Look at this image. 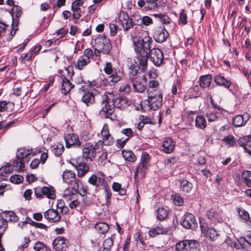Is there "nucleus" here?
Listing matches in <instances>:
<instances>
[{
    "mask_svg": "<svg viewBox=\"0 0 251 251\" xmlns=\"http://www.w3.org/2000/svg\"><path fill=\"white\" fill-rule=\"evenodd\" d=\"M135 30L130 33L133 50L136 53V63H138L143 67H146L148 58H150L155 66L161 65L164 59L162 50L158 48L150 50L153 42L152 38L147 34L142 37Z\"/></svg>",
    "mask_w": 251,
    "mask_h": 251,
    "instance_id": "nucleus-1",
    "label": "nucleus"
},
{
    "mask_svg": "<svg viewBox=\"0 0 251 251\" xmlns=\"http://www.w3.org/2000/svg\"><path fill=\"white\" fill-rule=\"evenodd\" d=\"M102 108L100 111V114L111 121L117 119V115L115 112V107L121 109H124L131 104L129 99L125 97H120L114 99L112 93L105 94L103 96Z\"/></svg>",
    "mask_w": 251,
    "mask_h": 251,
    "instance_id": "nucleus-2",
    "label": "nucleus"
},
{
    "mask_svg": "<svg viewBox=\"0 0 251 251\" xmlns=\"http://www.w3.org/2000/svg\"><path fill=\"white\" fill-rule=\"evenodd\" d=\"M36 153L32 151V149L25 148H20L17 150L16 158L13 160L12 165L7 163L5 165L0 168V176H6L12 173L13 168L22 171L25 167V162L29 161L30 156H34Z\"/></svg>",
    "mask_w": 251,
    "mask_h": 251,
    "instance_id": "nucleus-3",
    "label": "nucleus"
},
{
    "mask_svg": "<svg viewBox=\"0 0 251 251\" xmlns=\"http://www.w3.org/2000/svg\"><path fill=\"white\" fill-rule=\"evenodd\" d=\"M148 100L141 101L140 104V109L144 111L158 109L162 105L163 96L161 91L153 93L151 90L148 91Z\"/></svg>",
    "mask_w": 251,
    "mask_h": 251,
    "instance_id": "nucleus-4",
    "label": "nucleus"
},
{
    "mask_svg": "<svg viewBox=\"0 0 251 251\" xmlns=\"http://www.w3.org/2000/svg\"><path fill=\"white\" fill-rule=\"evenodd\" d=\"M94 46L97 49L98 52L108 53L111 49L109 39L104 35H99L94 41Z\"/></svg>",
    "mask_w": 251,
    "mask_h": 251,
    "instance_id": "nucleus-5",
    "label": "nucleus"
},
{
    "mask_svg": "<svg viewBox=\"0 0 251 251\" xmlns=\"http://www.w3.org/2000/svg\"><path fill=\"white\" fill-rule=\"evenodd\" d=\"M34 194L38 199H43L46 197L50 199H54L56 196L55 190L51 186H38L34 189Z\"/></svg>",
    "mask_w": 251,
    "mask_h": 251,
    "instance_id": "nucleus-6",
    "label": "nucleus"
},
{
    "mask_svg": "<svg viewBox=\"0 0 251 251\" xmlns=\"http://www.w3.org/2000/svg\"><path fill=\"white\" fill-rule=\"evenodd\" d=\"M18 217L11 211H5L1 214L0 217V234L2 235L7 227V221L17 222Z\"/></svg>",
    "mask_w": 251,
    "mask_h": 251,
    "instance_id": "nucleus-7",
    "label": "nucleus"
},
{
    "mask_svg": "<svg viewBox=\"0 0 251 251\" xmlns=\"http://www.w3.org/2000/svg\"><path fill=\"white\" fill-rule=\"evenodd\" d=\"M63 180L66 183L73 186V192L77 193L79 188V180L76 179L75 174L72 171L65 170L62 175Z\"/></svg>",
    "mask_w": 251,
    "mask_h": 251,
    "instance_id": "nucleus-8",
    "label": "nucleus"
},
{
    "mask_svg": "<svg viewBox=\"0 0 251 251\" xmlns=\"http://www.w3.org/2000/svg\"><path fill=\"white\" fill-rule=\"evenodd\" d=\"M70 163L77 170L79 177L83 176L89 171V168L82 158L72 159L70 161Z\"/></svg>",
    "mask_w": 251,
    "mask_h": 251,
    "instance_id": "nucleus-9",
    "label": "nucleus"
},
{
    "mask_svg": "<svg viewBox=\"0 0 251 251\" xmlns=\"http://www.w3.org/2000/svg\"><path fill=\"white\" fill-rule=\"evenodd\" d=\"M118 23L126 32L132 28L134 25L133 20L131 19L127 12L121 11L118 14Z\"/></svg>",
    "mask_w": 251,
    "mask_h": 251,
    "instance_id": "nucleus-10",
    "label": "nucleus"
},
{
    "mask_svg": "<svg viewBox=\"0 0 251 251\" xmlns=\"http://www.w3.org/2000/svg\"><path fill=\"white\" fill-rule=\"evenodd\" d=\"M99 174L100 176L92 175L89 178L88 182L89 184L95 186L96 188L102 189L106 188L108 183L105 179V175L102 172L99 173Z\"/></svg>",
    "mask_w": 251,
    "mask_h": 251,
    "instance_id": "nucleus-11",
    "label": "nucleus"
},
{
    "mask_svg": "<svg viewBox=\"0 0 251 251\" xmlns=\"http://www.w3.org/2000/svg\"><path fill=\"white\" fill-rule=\"evenodd\" d=\"M181 225L186 229H194L197 226V223L194 215L187 212L182 217Z\"/></svg>",
    "mask_w": 251,
    "mask_h": 251,
    "instance_id": "nucleus-12",
    "label": "nucleus"
},
{
    "mask_svg": "<svg viewBox=\"0 0 251 251\" xmlns=\"http://www.w3.org/2000/svg\"><path fill=\"white\" fill-rule=\"evenodd\" d=\"M69 241L65 237L58 236L52 242L53 249L56 251H65L68 247Z\"/></svg>",
    "mask_w": 251,
    "mask_h": 251,
    "instance_id": "nucleus-13",
    "label": "nucleus"
},
{
    "mask_svg": "<svg viewBox=\"0 0 251 251\" xmlns=\"http://www.w3.org/2000/svg\"><path fill=\"white\" fill-rule=\"evenodd\" d=\"M200 227L204 235L211 240H214L219 235L214 228L208 227L207 224L205 222H200Z\"/></svg>",
    "mask_w": 251,
    "mask_h": 251,
    "instance_id": "nucleus-14",
    "label": "nucleus"
},
{
    "mask_svg": "<svg viewBox=\"0 0 251 251\" xmlns=\"http://www.w3.org/2000/svg\"><path fill=\"white\" fill-rule=\"evenodd\" d=\"M82 154L84 158L87 160H92L95 158L96 154V151L94 148V145L90 142L86 143L83 146Z\"/></svg>",
    "mask_w": 251,
    "mask_h": 251,
    "instance_id": "nucleus-15",
    "label": "nucleus"
},
{
    "mask_svg": "<svg viewBox=\"0 0 251 251\" xmlns=\"http://www.w3.org/2000/svg\"><path fill=\"white\" fill-rule=\"evenodd\" d=\"M169 35V33L163 27H157L154 33L153 38L154 40L158 43H163L165 42Z\"/></svg>",
    "mask_w": 251,
    "mask_h": 251,
    "instance_id": "nucleus-16",
    "label": "nucleus"
},
{
    "mask_svg": "<svg viewBox=\"0 0 251 251\" xmlns=\"http://www.w3.org/2000/svg\"><path fill=\"white\" fill-rule=\"evenodd\" d=\"M13 13L15 14L17 19L13 18L11 25V30L10 31V35L12 37L14 36L18 29L19 20L18 18L21 16L22 11L20 7L15 6L13 8Z\"/></svg>",
    "mask_w": 251,
    "mask_h": 251,
    "instance_id": "nucleus-17",
    "label": "nucleus"
},
{
    "mask_svg": "<svg viewBox=\"0 0 251 251\" xmlns=\"http://www.w3.org/2000/svg\"><path fill=\"white\" fill-rule=\"evenodd\" d=\"M100 135L102 140L105 142V146H110L114 143V138L109 133L107 124L104 125L101 130Z\"/></svg>",
    "mask_w": 251,
    "mask_h": 251,
    "instance_id": "nucleus-18",
    "label": "nucleus"
},
{
    "mask_svg": "<svg viewBox=\"0 0 251 251\" xmlns=\"http://www.w3.org/2000/svg\"><path fill=\"white\" fill-rule=\"evenodd\" d=\"M44 217L49 222L53 223L59 222L61 218L59 211L52 208L47 210L44 213Z\"/></svg>",
    "mask_w": 251,
    "mask_h": 251,
    "instance_id": "nucleus-19",
    "label": "nucleus"
},
{
    "mask_svg": "<svg viewBox=\"0 0 251 251\" xmlns=\"http://www.w3.org/2000/svg\"><path fill=\"white\" fill-rule=\"evenodd\" d=\"M64 139L66 142V146L67 148L73 147H78L80 145V142L78 137L76 135L73 133L65 135Z\"/></svg>",
    "mask_w": 251,
    "mask_h": 251,
    "instance_id": "nucleus-20",
    "label": "nucleus"
},
{
    "mask_svg": "<svg viewBox=\"0 0 251 251\" xmlns=\"http://www.w3.org/2000/svg\"><path fill=\"white\" fill-rule=\"evenodd\" d=\"M104 71L106 74L110 75V77L114 78H121L124 76L123 72L120 70L117 71L116 69L113 68L110 62L106 63Z\"/></svg>",
    "mask_w": 251,
    "mask_h": 251,
    "instance_id": "nucleus-21",
    "label": "nucleus"
},
{
    "mask_svg": "<svg viewBox=\"0 0 251 251\" xmlns=\"http://www.w3.org/2000/svg\"><path fill=\"white\" fill-rule=\"evenodd\" d=\"M175 145L176 143L172 138H167L162 142L160 150L166 153H170L174 151Z\"/></svg>",
    "mask_w": 251,
    "mask_h": 251,
    "instance_id": "nucleus-22",
    "label": "nucleus"
},
{
    "mask_svg": "<svg viewBox=\"0 0 251 251\" xmlns=\"http://www.w3.org/2000/svg\"><path fill=\"white\" fill-rule=\"evenodd\" d=\"M133 87L138 92H143L147 86L146 79H131Z\"/></svg>",
    "mask_w": 251,
    "mask_h": 251,
    "instance_id": "nucleus-23",
    "label": "nucleus"
},
{
    "mask_svg": "<svg viewBox=\"0 0 251 251\" xmlns=\"http://www.w3.org/2000/svg\"><path fill=\"white\" fill-rule=\"evenodd\" d=\"M206 216L214 224L222 221V219L220 215L213 209H211L207 211L206 213Z\"/></svg>",
    "mask_w": 251,
    "mask_h": 251,
    "instance_id": "nucleus-24",
    "label": "nucleus"
},
{
    "mask_svg": "<svg viewBox=\"0 0 251 251\" xmlns=\"http://www.w3.org/2000/svg\"><path fill=\"white\" fill-rule=\"evenodd\" d=\"M178 182L180 184V191L183 193H188L191 191L193 188V184L191 182L186 179H179Z\"/></svg>",
    "mask_w": 251,
    "mask_h": 251,
    "instance_id": "nucleus-25",
    "label": "nucleus"
},
{
    "mask_svg": "<svg viewBox=\"0 0 251 251\" xmlns=\"http://www.w3.org/2000/svg\"><path fill=\"white\" fill-rule=\"evenodd\" d=\"M81 100L87 106L92 105L95 101L94 94L89 92H85L82 96Z\"/></svg>",
    "mask_w": 251,
    "mask_h": 251,
    "instance_id": "nucleus-26",
    "label": "nucleus"
},
{
    "mask_svg": "<svg viewBox=\"0 0 251 251\" xmlns=\"http://www.w3.org/2000/svg\"><path fill=\"white\" fill-rule=\"evenodd\" d=\"M81 84H82V85L79 88V89L80 91L83 92L90 89L91 88H92L93 87H98V84L95 80L91 81H90L89 80L85 81L84 79H81Z\"/></svg>",
    "mask_w": 251,
    "mask_h": 251,
    "instance_id": "nucleus-27",
    "label": "nucleus"
},
{
    "mask_svg": "<svg viewBox=\"0 0 251 251\" xmlns=\"http://www.w3.org/2000/svg\"><path fill=\"white\" fill-rule=\"evenodd\" d=\"M195 126L197 128L203 129L207 126L206 120L201 115H197L195 119Z\"/></svg>",
    "mask_w": 251,
    "mask_h": 251,
    "instance_id": "nucleus-28",
    "label": "nucleus"
},
{
    "mask_svg": "<svg viewBox=\"0 0 251 251\" xmlns=\"http://www.w3.org/2000/svg\"><path fill=\"white\" fill-rule=\"evenodd\" d=\"M250 117V115L247 113L243 115H236V127L245 126Z\"/></svg>",
    "mask_w": 251,
    "mask_h": 251,
    "instance_id": "nucleus-29",
    "label": "nucleus"
},
{
    "mask_svg": "<svg viewBox=\"0 0 251 251\" xmlns=\"http://www.w3.org/2000/svg\"><path fill=\"white\" fill-rule=\"evenodd\" d=\"M74 85L69 81V79H62L61 92L64 94H67L74 87Z\"/></svg>",
    "mask_w": 251,
    "mask_h": 251,
    "instance_id": "nucleus-30",
    "label": "nucleus"
},
{
    "mask_svg": "<svg viewBox=\"0 0 251 251\" xmlns=\"http://www.w3.org/2000/svg\"><path fill=\"white\" fill-rule=\"evenodd\" d=\"M169 212L167 207H159L156 210L157 219L160 221L164 220L168 216Z\"/></svg>",
    "mask_w": 251,
    "mask_h": 251,
    "instance_id": "nucleus-31",
    "label": "nucleus"
},
{
    "mask_svg": "<svg viewBox=\"0 0 251 251\" xmlns=\"http://www.w3.org/2000/svg\"><path fill=\"white\" fill-rule=\"evenodd\" d=\"M122 155L124 159L130 162H134L137 159L136 155L131 151L123 150L122 152Z\"/></svg>",
    "mask_w": 251,
    "mask_h": 251,
    "instance_id": "nucleus-32",
    "label": "nucleus"
},
{
    "mask_svg": "<svg viewBox=\"0 0 251 251\" xmlns=\"http://www.w3.org/2000/svg\"><path fill=\"white\" fill-rule=\"evenodd\" d=\"M96 230L100 233L104 234L109 230V225L105 223H98L95 225Z\"/></svg>",
    "mask_w": 251,
    "mask_h": 251,
    "instance_id": "nucleus-33",
    "label": "nucleus"
},
{
    "mask_svg": "<svg viewBox=\"0 0 251 251\" xmlns=\"http://www.w3.org/2000/svg\"><path fill=\"white\" fill-rule=\"evenodd\" d=\"M51 150L56 156H60L64 151V147L63 144L58 143L52 145Z\"/></svg>",
    "mask_w": 251,
    "mask_h": 251,
    "instance_id": "nucleus-34",
    "label": "nucleus"
},
{
    "mask_svg": "<svg viewBox=\"0 0 251 251\" xmlns=\"http://www.w3.org/2000/svg\"><path fill=\"white\" fill-rule=\"evenodd\" d=\"M237 212L240 219L245 223L250 220V215L247 211L242 207L237 209Z\"/></svg>",
    "mask_w": 251,
    "mask_h": 251,
    "instance_id": "nucleus-35",
    "label": "nucleus"
},
{
    "mask_svg": "<svg viewBox=\"0 0 251 251\" xmlns=\"http://www.w3.org/2000/svg\"><path fill=\"white\" fill-rule=\"evenodd\" d=\"M211 79H198L196 84L194 87L195 90H199V86L201 88H205L210 86L211 84Z\"/></svg>",
    "mask_w": 251,
    "mask_h": 251,
    "instance_id": "nucleus-36",
    "label": "nucleus"
},
{
    "mask_svg": "<svg viewBox=\"0 0 251 251\" xmlns=\"http://www.w3.org/2000/svg\"><path fill=\"white\" fill-rule=\"evenodd\" d=\"M241 177L244 180V182L246 185L249 187H251V171L245 170L243 172L241 175Z\"/></svg>",
    "mask_w": 251,
    "mask_h": 251,
    "instance_id": "nucleus-37",
    "label": "nucleus"
},
{
    "mask_svg": "<svg viewBox=\"0 0 251 251\" xmlns=\"http://www.w3.org/2000/svg\"><path fill=\"white\" fill-rule=\"evenodd\" d=\"M56 208V210L60 213L63 214H66L69 210L68 207L65 205L64 201L62 200H59L57 201Z\"/></svg>",
    "mask_w": 251,
    "mask_h": 251,
    "instance_id": "nucleus-38",
    "label": "nucleus"
},
{
    "mask_svg": "<svg viewBox=\"0 0 251 251\" xmlns=\"http://www.w3.org/2000/svg\"><path fill=\"white\" fill-rule=\"evenodd\" d=\"M240 146L251 147V136H244L240 137L238 140Z\"/></svg>",
    "mask_w": 251,
    "mask_h": 251,
    "instance_id": "nucleus-39",
    "label": "nucleus"
},
{
    "mask_svg": "<svg viewBox=\"0 0 251 251\" xmlns=\"http://www.w3.org/2000/svg\"><path fill=\"white\" fill-rule=\"evenodd\" d=\"M72 70L70 68H65L63 70H60L58 71V77L61 78H71L73 76V73L71 72Z\"/></svg>",
    "mask_w": 251,
    "mask_h": 251,
    "instance_id": "nucleus-40",
    "label": "nucleus"
},
{
    "mask_svg": "<svg viewBox=\"0 0 251 251\" xmlns=\"http://www.w3.org/2000/svg\"><path fill=\"white\" fill-rule=\"evenodd\" d=\"M187 240L180 241L176 243V249L177 251H189V246Z\"/></svg>",
    "mask_w": 251,
    "mask_h": 251,
    "instance_id": "nucleus-41",
    "label": "nucleus"
},
{
    "mask_svg": "<svg viewBox=\"0 0 251 251\" xmlns=\"http://www.w3.org/2000/svg\"><path fill=\"white\" fill-rule=\"evenodd\" d=\"M149 86L147 89V92L151 90L153 93L154 92L155 93H157V91H161V90H158L159 87V83L157 81L155 80H151L148 83Z\"/></svg>",
    "mask_w": 251,
    "mask_h": 251,
    "instance_id": "nucleus-42",
    "label": "nucleus"
},
{
    "mask_svg": "<svg viewBox=\"0 0 251 251\" xmlns=\"http://www.w3.org/2000/svg\"><path fill=\"white\" fill-rule=\"evenodd\" d=\"M104 190V198H105V204L108 206L111 205V200L112 194L110 189L109 188L108 185L106 188H103Z\"/></svg>",
    "mask_w": 251,
    "mask_h": 251,
    "instance_id": "nucleus-43",
    "label": "nucleus"
},
{
    "mask_svg": "<svg viewBox=\"0 0 251 251\" xmlns=\"http://www.w3.org/2000/svg\"><path fill=\"white\" fill-rule=\"evenodd\" d=\"M150 159L151 157L148 153L143 152L141 156L140 164L149 168L150 166Z\"/></svg>",
    "mask_w": 251,
    "mask_h": 251,
    "instance_id": "nucleus-44",
    "label": "nucleus"
},
{
    "mask_svg": "<svg viewBox=\"0 0 251 251\" xmlns=\"http://www.w3.org/2000/svg\"><path fill=\"white\" fill-rule=\"evenodd\" d=\"M35 251H51V249L41 242H37L34 247Z\"/></svg>",
    "mask_w": 251,
    "mask_h": 251,
    "instance_id": "nucleus-45",
    "label": "nucleus"
},
{
    "mask_svg": "<svg viewBox=\"0 0 251 251\" xmlns=\"http://www.w3.org/2000/svg\"><path fill=\"white\" fill-rule=\"evenodd\" d=\"M154 16L164 24H169L171 22L170 17L164 14H155Z\"/></svg>",
    "mask_w": 251,
    "mask_h": 251,
    "instance_id": "nucleus-46",
    "label": "nucleus"
},
{
    "mask_svg": "<svg viewBox=\"0 0 251 251\" xmlns=\"http://www.w3.org/2000/svg\"><path fill=\"white\" fill-rule=\"evenodd\" d=\"M89 62L90 61L86 58H85L84 56H81L78 58L77 64L75 65V67L77 69L81 70L85 66H86Z\"/></svg>",
    "mask_w": 251,
    "mask_h": 251,
    "instance_id": "nucleus-47",
    "label": "nucleus"
},
{
    "mask_svg": "<svg viewBox=\"0 0 251 251\" xmlns=\"http://www.w3.org/2000/svg\"><path fill=\"white\" fill-rule=\"evenodd\" d=\"M73 190V186H71L70 188H68L65 191L64 197L66 199L70 200L73 199L74 196L77 194L74 193Z\"/></svg>",
    "mask_w": 251,
    "mask_h": 251,
    "instance_id": "nucleus-48",
    "label": "nucleus"
},
{
    "mask_svg": "<svg viewBox=\"0 0 251 251\" xmlns=\"http://www.w3.org/2000/svg\"><path fill=\"white\" fill-rule=\"evenodd\" d=\"M158 0H146L145 9L147 10H152L157 7V3Z\"/></svg>",
    "mask_w": 251,
    "mask_h": 251,
    "instance_id": "nucleus-49",
    "label": "nucleus"
},
{
    "mask_svg": "<svg viewBox=\"0 0 251 251\" xmlns=\"http://www.w3.org/2000/svg\"><path fill=\"white\" fill-rule=\"evenodd\" d=\"M148 167L139 163V165L136 167V170L139 173L142 178H144L148 170Z\"/></svg>",
    "mask_w": 251,
    "mask_h": 251,
    "instance_id": "nucleus-50",
    "label": "nucleus"
},
{
    "mask_svg": "<svg viewBox=\"0 0 251 251\" xmlns=\"http://www.w3.org/2000/svg\"><path fill=\"white\" fill-rule=\"evenodd\" d=\"M113 245V240L111 237H109L104 240L103 242V248L105 249V251H106V250L110 251L111 248Z\"/></svg>",
    "mask_w": 251,
    "mask_h": 251,
    "instance_id": "nucleus-51",
    "label": "nucleus"
},
{
    "mask_svg": "<svg viewBox=\"0 0 251 251\" xmlns=\"http://www.w3.org/2000/svg\"><path fill=\"white\" fill-rule=\"evenodd\" d=\"M206 117L209 122H213L218 118L217 113L215 111L207 112L206 114Z\"/></svg>",
    "mask_w": 251,
    "mask_h": 251,
    "instance_id": "nucleus-52",
    "label": "nucleus"
},
{
    "mask_svg": "<svg viewBox=\"0 0 251 251\" xmlns=\"http://www.w3.org/2000/svg\"><path fill=\"white\" fill-rule=\"evenodd\" d=\"M140 20H141V22L137 24L139 25H145L148 26L152 24V20L151 18L147 16L143 17L142 19L140 18Z\"/></svg>",
    "mask_w": 251,
    "mask_h": 251,
    "instance_id": "nucleus-53",
    "label": "nucleus"
},
{
    "mask_svg": "<svg viewBox=\"0 0 251 251\" xmlns=\"http://www.w3.org/2000/svg\"><path fill=\"white\" fill-rule=\"evenodd\" d=\"M105 145V142L102 140H99L95 145L94 148L96 151V153L100 152L103 149V146Z\"/></svg>",
    "mask_w": 251,
    "mask_h": 251,
    "instance_id": "nucleus-54",
    "label": "nucleus"
},
{
    "mask_svg": "<svg viewBox=\"0 0 251 251\" xmlns=\"http://www.w3.org/2000/svg\"><path fill=\"white\" fill-rule=\"evenodd\" d=\"M215 83L220 86L226 88H229L231 85V82L227 79H214Z\"/></svg>",
    "mask_w": 251,
    "mask_h": 251,
    "instance_id": "nucleus-55",
    "label": "nucleus"
},
{
    "mask_svg": "<svg viewBox=\"0 0 251 251\" xmlns=\"http://www.w3.org/2000/svg\"><path fill=\"white\" fill-rule=\"evenodd\" d=\"M72 10L73 12V17L75 20L79 19L81 16V10L80 8L71 6Z\"/></svg>",
    "mask_w": 251,
    "mask_h": 251,
    "instance_id": "nucleus-56",
    "label": "nucleus"
},
{
    "mask_svg": "<svg viewBox=\"0 0 251 251\" xmlns=\"http://www.w3.org/2000/svg\"><path fill=\"white\" fill-rule=\"evenodd\" d=\"M222 141L224 142L226 145L231 146L234 145L235 143V139L234 137L232 135H227L223 139Z\"/></svg>",
    "mask_w": 251,
    "mask_h": 251,
    "instance_id": "nucleus-57",
    "label": "nucleus"
},
{
    "mask_svg": "<svg viewBox=\"0 0 251 251\" xmlns=\"http://www.w3.org/2000/svg\"><path fill=\"white\" fill-rule=\"evenodd\" d=\"M24 180V178L20 175H14L12 176L10 178V180L12 183L15 184H19L22 183Z\"/></svg>",
    "mask_w": 251,
    "mask_h": 251,
    "instance_id": "nucleus-58",
    "label": "nucleus"
},
{
    "mask_svg": "<svg viewBox=\"0 0 251 251\" xmlns=\"http://www.w3.org/2000/svg\"><path fill=\"white\" fill-rule=\"evenodd\" d=\"M172 199L174 204L177 206L182 205L183 203V200L178 195H172Z\"/></svg>",
    "mask_w": 251,
    "mask_h": 251,
    "instance_id": "nucleus-59",
    "label": "nucleus"
},
{
    "mask_svg": "<svg viewBox=\"0 0 251 251\" xmlns=\"http://www.w3.org/2000/svg\"><path fill=\"white\" fill-rule=\"evenodd\" d=\"M121 132L123 134H124L126 136V138H128V141L134 135L133 131L130 128L123 129Z\"/></svg>",
    "mask_w": 251,
    "mask_h": 251,
    "instance_id": "nucleus-60",
    "label": "nucleus"
},
{
    "mask_svg": "<svg viewBox=\"0 0 251 251\" xmlns=\"http://www.w3.org/2000/svg\"><path fill=\"white\" fill-rule=\"evenodd\" d=\"M128 141V138H124L122 137L120 139H118L116 141V146L120 149H122L124 147L126 143Z\"/></svg>",
    "mask_w": 251,
    "mask_h": 251,
    "instance_id": "nucleus-61",
    "label": "nucleus"
},
{
    "mask_svg": "<svg viewBox=\"0 0 251 251\" xmlns=\"http://www.w3.org/2000/svg\"><path fill=\"white\" fill-rule=\"evenodd\" d=\"M187 15L184 10H182L180 13L179 18V24L185 25L187 24Z\"/></svg>",
    "mask_w": 251,
    "mask_h": 251,
    "instance_id": "nucleus-62",
    "label": "nucleus"
},
{
    "mask_svg": "<svg viewBox=\"0 0 251 251\" xmlns=\"http://www.w3.org/2000/svg\"><path fill=\"white\" fill-rule=\"evenodd\" d=\"M93 53L92 50L90 49H86L84 50L82 56H84L85 58L90 62V58L93 56Z\"/></svg>",
    "mask_w": 251,
    "mask_h": 251,
    "instance_id": "nucleus-63",
    "label": "nucleus"
},
{
    "mask_svg": "<svg viewBox=\"0 0 251 251\" xmlns=\"http://www.w3.org/2000/svg\"><path fill=\"white\" fill-rule=\"evenodd\" d=\"M110 33L111 36H114L117 33L118 26L114 24H109Z\"/></svg>",
    "mask_w": 251,
    "mask_h": 251,
    "instance_id": "nucleus-64",
    "label": "nucleus"
}]
</instances>
